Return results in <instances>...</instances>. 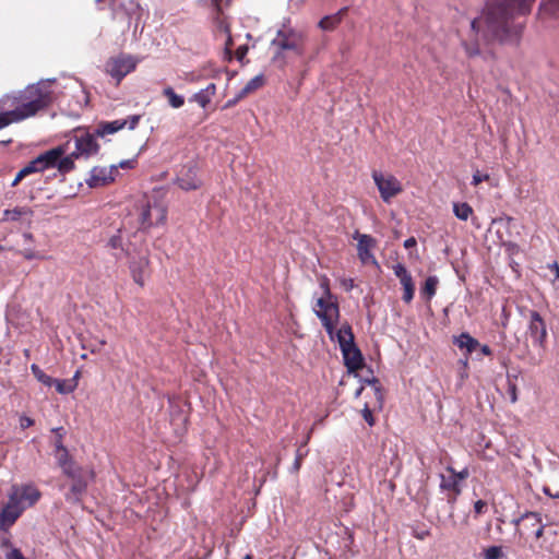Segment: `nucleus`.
<instances>
[{
    "mask_svg": "<svg viewBox=\"0 0 559 559\" xmlns=\"http://www.w3.org/2000/svg\"><path fill=\"white\" fill-rule=\"evenodd\" d=\"M534 2L535 0H486L480 16L471 23V31L475 35L481 34L485 40L518 37L522 26L514 20L528 13ZM540 8L549 14H557L559 0H544Z\"/></svg>",
    "mask_w": 559,
    "mask_h": 559,
    "instance_id": "nucleus-1",
    "label": "nucleus"
},
{
    "mask_svg": "<svg viewBox=\"0 0 559 559\" xmlns=\"http://www.w3.org/2000/svg\"><path fill=\"white\" fill-rule=\"evenodd\" d=\"M53 84L55 80H41L26 86L16 95L4 98L3 106L12 107V109L0 112V130L13 122L34 117L49 107L55 99Z\"/></svg>",
    "mask_w": 559,
    "mask_h": 559,
    "instance_id": "nucleus-2",
    "label": "nucleus"
},
{
    "mask_svg": "<svg viewBox=\"0 0 559 559\" xmlns=\"http://www.w3.org/2000/svg\"><path fill=\"white\" fill-rule=\"evenodd\" d=\"M40 498V490L33 484L12 485L8 501L0 510V531L8 532L23 512L34 507Z\"/></svg>",
    "mask_w": 559,
    "mask_h": 559,
    "instance_id": "nucleus-3",
    "label": "nucleus"
},
{
    "mask_svg": "<svg viewBox=\"0 0 559 559\" xmlns=\"http://www.w3.org/2000/svg\"><path fill=\"white\" fill-rule=\"evenodd\" d=\"M307 36L302 31L292 28L285 24L276 32L270 49L275 67L289 66L300 58L306 49Z\"/></svg>",
    "mask_w": 559,
    "mask_h": 559,
    "instance_id": "nucleus-4",
    "label": "nucleus"
},
{
    "mask_svg": "<svg viewBox=\"0 0 559 559\" xmlns=\"http://www.w3.org/2000/svg\"><path fill=\"white\" fill-rule=\"evenodd\" d=\"M319 282L323 295L317 299L313 310L328 334L332 336L335 332L340 318V308L337 301L334 300V296L331 293L330 280L328 276H320Z\"/></svg>",
    "mask_w": 559,
    "mask_h": 559,
    "instance_id": "nucleus-5",
    "label": "nucleus"
},
{
    "mask_svg": "<svg viewBox=\"0 0 559 559\" xmlns=\"http://www.w3.org/2000/svg\"><path fill=\"white\" fill-rule=\"evenodd\" d=\"M139 229L148 230L154 226L164 225L167 219V206L163 200L155 197H144L138 206Z\"/></svg>",
    "mask_w": 559,
    "mask_h": 559,
    "instance_id": "nucleus-6",
    "label": "nucleus"
},
{
    "mask_svg": "<svg viewBox=\"0 0 559 559\" xmlns=\"http://www.w3.org/2000/svg\"><path fill=\"white\" fill-rule=\"evenodd\" d=\"M372 179L383 202L390 203L393 198L403 192L402 182L392 174L372 171Z\"/></svg>",
    "mask_w": 559,
    "mask_h": 559,
    "instance_id": "nucleus-7",
    "label": "nucleus"
},
{
    "mask_svg": "<svg viewBox=\"0 0 559 559\" xmlns=\"http://www.w3.org/2000/svg\"><path fill=\"white\" fill-rule=\"evenodd\" d=\"M59 154L60 153L57 151H46L43 154H39L16 174L12 182V187L17 186L25 177L31 174L41 173L46 169H50Z\"/></svg>",
    "mask_w": 559,
    "mask_h": 559,
    "instance_id": "nucleus-8",
    "label": "nucleus"
},
{
    "mask_svg": "<svg viewBox=\"0 0 559 559\" xmlns=\"http://www.w3.org/2000/svg\"><path fill=\"white\" fill-rule=\"evenodd\" d=\"M128 267L133 282L141 288L152 275L151 260L148 252L139 257H130Z\"/></svg>",
    "mask_w": 559,
    "mask_h": 559,
    "instance_id": "nucleus-9",
    "label": "nucleus"
},
{
    "mask_svg": "<svg viewBox=\"0 0 559 559\" xmlns=\"http://www.w3.org/2000/svg\"><path fill=\"white\" fill-rule=\"evenodd\" d=\"M176 185L183 191L198 190L203 181L199 175V167L195 162L185 164L177 173Z\"/></svg>",
    "mask_w": 559,
    "mask_h": 559,
    "instance_id": "nucleus-10",
    "label": "nucleus"
},
{
    "mask_svg": "<svg viewBox=\"0 0 559 559\" xmlns=\"http://www.w3.org/2000/svg\"><path fill=\"white\" fill-rule=\"evenodd\" d=\"M514 523L519 527L520 537L532 536L535 539H539L544 535V525L539 513L526 512Z\"/></svg>",
    "mask_w": 559,
    "mask_h": 559,
    "instance_id": "nucleus-11",
    "label": "nucleus"
},
{
    "mask_svg": "<svg viewBox=\"0 0 559 559\" xmlns=\"http://www.w3.org/2000/svg\"><path fill=\"white\" fill-rule=\"evenodd\" d=\"M439 488L441 491L445 492V500L450 507L449 519L451 526L455 528L457 523L454 519L453 510L462 493V485L451 474L449 476L441 474Z\"/></svg>",
    "mask_w": 559,
    "mask_h": 559,
    "instance_id": "nucleus-12",
    "label": "nucleus"
},
{
    "mask_svg": "<svg viewBox=\"0 0 559 559\" xmlns=\"http://www.w3.org/2000/svg\"><path fill=\"white\" fill-rule=\"evenodd\" d=\"M66 475L73 481L70 489L71 495L74 497L75 501H80L87 489L88 481L95 478L94 471L92 468L84 469L75 466L71 471H67Z\"/></svg>",
    "mask_w": 559,
    "mask_h": 559,
    "instance_id": "nucleus-13",
    "label": "nucleus"
},
{
    "mask_svg": "<svg viewBox=\"0 0 559 559\" xmlns=\"http://www.w3.org/2000/svg\"><path fill=\"white\" fill-rule=\"evenodd\" d=\"M98 136L99 135L96 134V131L94 133L84 131L76 134L74 138L75 147L72 152V156H75L76 158H90L91 156L96 155L99 152V144L97 143Z\"/></svg>",
    "mask_w": 559,
    "mask_h": 559,
    "instance_id": "nucleus-14",
    "label": "nucleus"
},
{
    "mask_svg": "<svg viewBox=\"0 0 559 559\" xmlns=\"http://www.w3.org/2000/svg\"><path fill=\"white\" fill-rule=\"evenodd\" d=\"M353 238L358 241L357 243V254L359 260L364 264L377 263L374 255L372 254V249L377 246V240L367 234H360L356 230L353 235Z\"/></svg>",
    "mask_w": 559,
    "mask_h": 559,
    "instance_id": "nucleus-15",
    "label": "nucleus"
},
{
    "mask_svg": "<svg viewBox=\"0 0 559 559\" xmlns=\"http://www.w3.org/2000/svg\"><path fill=\"white\" fill-rule=\"evenodd\" d=\"M528 334L533 341V344L544 350L547 338V329L545 321L537 311H531Z\"/></svg>",
    "mask_w": 559,
    "mask_h": 559,
    "instance_id": "nucleus-16",
    "label": "nucleus"
},
{
    "mask_svg": "<svg viewBox=\"0 0 559 559\" xmlns=\"http://www.w3.org/2000/svg\"><path fill=\"white\" fill-rule=\"evenodd\" d=\"M394 275L400 280L403 288L402 299L405 304H411L415 295V284L412 274L402 263H396L392 266Z\"/></svg>",
    "mask_w": 559,
    "mask_h": 559,
    "instance_id": "nucleus-17",
    "label": "nucleus"
},
{
    "mask_svg": "<svg viewBox=\"0 0 559 559\" xmlns=\"http://www.w3.org/2000/svg\"><path fill=\"white\" fill-rule=\"evenodd\" d=\"M343 359L349 372H355L364 367V357L355 343L341 347Z\"/></svg>",
    "mask_w": 559,
    "mask_h": 559,
    "instance_id": "nucleus-18",
    "label": "nucleus"
},
{
    "mask_svg": "<svg viewBox=\"0 0 559 559\" xmlns=\"http://www.w3.org/2000/svg\"><path fill=\"white\" fill-rule=\"evenodd\" d=\"M50 151H57L60 153L55 163L51 165V168H57L62 175L68 174L74 169V159L78 158L72 156V153L68 156H64V148L62 146L53 147Z\"/></svg>",
    "mask_w": 559,
    "mask_h": 559,
    "instance_id": "nucleus-19",
    "label": "nucleus"
},
{
    "mask_svg": "<svg viewBox=\"0 0 559 559\" xmlns=\"http://www.w3.org/2000/svg\"><path fill=\"white\" fill-rule=\"evenodd\" d=\"M140 59L127 53H120L111 58L110 70H134L139 64Z\"/></svg>",
    "mask_w": 559,
    "mask_h": 559,
    "instance_id": "nucleus-20",
    "label": "nucleus"
},
{
    "mask_svg": "<svg viewBox=\"0 0 559 559\" xmlns=\"http://www.w3.org/2000/svg\"><path fill=\"white\" fill-rule=\"evenodd\" d=\"M215 93L216 85L214 83H210L205 88L193 94L192 97L189 98V102H195L202 108H206V106L212 102Z\"/></svg>",
    "mask_w": 559,
    "mask_h": 559,
    "instance_id": "nucleus-21",
    "label": "nucleus"
},
{
    "mask_svg": "<svg viewBox=\"0 0 559 559\" xmlns=\"http://www.w3.org/2000/svg\"><path fill=\"white\" fill-rule=\"evenodd\" d=\"M453 344L460 349H465L467 354H472L478 346H480L479 342L466 332L461 333L459 336H454Z\"/></svg>",
    "mask_w": 559,
    "mask_h": 559,
    "instance_id": "nucleus-22",
    "label": "nucleus"
},
{
    "mask_svg": "<svg viewBox=\"0 0 559 559\" xmlns=\"http://www.w3.org/2000/svg\"><path fill=\"white\" fill-rule=\"evenodd\" d=\"M346 11L347 8H343L334 14L324 16L323 19L320 20L318 26L322 31H333L342 22Z\"/></svg>",
    "mask_w": 559,
    "mask_h": 559,
    "instance_id": "nucleus-23",
    "label": "nucleus"
},
{
    "mask_svg": "<svg viewBox=\"0 0 559 559\" xmlns=\"http://www.w3.org/2000/svg\"><path fill=\"white\" fill-rule=\"evenodd\" d=\"M126 127V122H122L121 119L114 120L109 122H102L96 128V134L99 136H105L107 134L116 133L117 131L123 129Z\"/></svg>",
    "mask_w": 559,
    "mask_h": 559,
    "instance_id": "nucleus-24",
    "label": "nucleus"
},
{
    "mask_svg": "<svg viewBox=\"0 0 559 559\" xmlns=\"http://www.w3.org/2000/svg\"><path fill=\"white\" fill-rule=\"evenodd\" d=\"M439 280L437 276H428L420 289L423 298L430 300L437 293Z\"/></svg>",
    "mask_w": 559,
    "mask_h": 559,
    "instance_id": "nucleus-25",
    "label": "nucleus"
},
{
    "mask_svg": "<svg viewBox=\"0 0 559 559\" xmlns=\"http://www.w3.org/2000/svg\"><path fill=\"white\" fill-rule=\"evenodd\" d=\"M336 337H337L340 347L348 346L349 344L355 343L352 326L347 323L342 325L336 331Z\"/></svg>",
    "mask_w": 559,
    "mask_h": 559,
    "instance_id": "nucleus-26",
    "label": "nucleus"
},
{
    "mask_svg": "<svg viewBox=\"0 0 559 559\" xmlns=\"http://www.w3.org/2000/svg\"><path fill=\"white\" fill-rule=\"evenodd\" d=\"M112 180L111 177H108L106 175L105 169H97L94 168L91 175V178L88 180V185L93 188L106 186Z\"/></svg>",
    "mask_w": 559,
    "mask_h": 559,
    "instance_id": "nucleus-27",
    "label": "nucleus"
},
{
    "mask_svg": "<svg viewBox=\"0 0 559 559\" xmlns=\"http://www.w3.org/2000/svg\"><path fill=\"white\" fill-rule=\"evenodd\" d=\"M453 213L456 218L461 221H467L474 213L473 207L467 202H454Z\"/></svg>",
    "mask_w": 559,
    "mask_h": 559,
    "instance_id": "nucleus-28",
    "label": "nucleus"
},
{
    "mask_svg": "<svg viewBox=\"0 0 559 559\" xmlns=\"http://www.w3.org/2000/svg\"><path fill=\"white\" fill-rule=\"evenodd\" d=\"M265 83V79L263 74H258L253 79H251L240 91L242 95L246 97L257 90L261 88Z\"/></svg>",
    "mask_w": 559,
    "mask_h": 559,
    "instance_id": "nucleus-29",
    "label": "nucleus"
},
{
    "mask_svg": "<svg viewBox=\"0 0 559 559\" xmlns=\"http://www.w3.org/2000/svg\"><path fill=\"white\" fill-rule=\"evenodd\" d=\"M163 95L168 99V104L173 108H180L185 104L183 97L181 95L176 94L171 86H166L163 90Z\"/></svg>",
    "mask_w": 559,
    "mask_h": 559,
    "instance_id": "nucleus-30",
    "label": "nucleus"
},
{
    "mask_svg": "<svg viewBox=\"0 0 559 559\" xmlns=\"http://www.w3.org/2000/svg\"><path fill=\"white\" fill-rule=\"evenodd\" d=\"M59 452L58 454V463L60 467L62 468L63 473L66 474L67 471H71L73 467H75L74 462L72 461L71 456L69 455V452L67 448L57 450Z\"/></svg>",
    "mask_w": 559,
    "mask_h": 559,
    "instance_id": "nucleus-31",
    "label": "nucleus"
},
{
    "mask_svg": "<svg viewBox=\"0 0 559 559\" xmlns=\"http://www.w3.org/2000/svg\"><path fill=\"white\" fill-rule=\"evenodd\" d=\"M219 28L226 35L224 58H226L228 60H231L233 59L231 51H233V48H234V40H233V38H231L230 34H229V29H228V26L226 24L221 22Z\"/></svg>",
    "mask_w": 559,
    "mask_h": 559,
    "instance_id": "nucleus-32",
    "label": "nucleus"
},
{
    "mask_svg": "<svg viewBox=\"0 0 559 559\" xmlns=\"http://www.w3.org/2000/svg\"><path fill=\"white\" fill-rule=\"evenodd\" d=\"M31 371L33 373V376L40 382L43 383L44 385L46 386H51L53 385V379L46 374L40 368L39 366H37L36 364H33L31 366Z\"/></svg>",
    "mask_w": 559,
    "mask_h": 559,
    "instance_id": "nucleus-33",
    "label": "nucleus"
},
{
    "mask_svg": "<svg viewBox=\"0 0 559 559\" xmlns=\"http://www.w3.org/2000/svg\"><path fill=\"white\" fill-rule=\"evenodd\" d=\"M503 557V551L500 546H490L484 550L485 559H501Z\"/></svg>",
    "mask_w": 559,
    "mask_h": 559,
    "instance_id": "nucleus-34",
    "label": "nucleus"
},
{
    "mask_svg": "<svg viewBox=\"0 0 559 559\" xmlns=\"http://www.w3.org/2000/svg\"><path fill=\"white\" fill-rule=\"evenodd\" d=\"M447 472L450 473L460 484L469 476V469L467 467L456 472L452 466H448Z\"/></svg>",
    "mask_w": 559,
    "mask_h": 559,
    "instance_id": "nucleus-35",
    "label": "nucleus"
},
{
    "mask_svg": "<svg viewBox=\"0 0 559 559\" xmlns=\"http://www.w3.org/2000/svg\"><path fill=\"white\" fill-rule=\"evenodd\" d=\"M473 509L474 518L477 519L478 516L487 512L488 503L485 500H477L474 502Z\"/></svg>",
    "mask_w": 559,
    "mask_h": 559,
    "instance_id": "nucleus-36",
    "label": "nucleus"
},
{
    "mask_svg": "<svg viewBox=\"0 0 559 559\" xmlns=\"http://www.w3.org/2000/svg\"><path fill=\"white\" fill-rule=\"evenodd\" d=\"M53 384L56 385V390L58 393L60 394H68V393H71L75 385H68L66 383V381H62V380H55L53 379Z\"/></svg>",
    "mask_w": 559,
    "mask_h": 559,
    "instance_id": "nucleus-37",
    "label": "nucleus"
},
{
    "mask_svg": "<svg viewBox=\"0 0 559 559\" xmlns=\"http://www.w3.org/2000/svg\"><path fill=\"white\" fill-rule=\"evenodd\" d=\"M307 455V452H302L301 449L299 448L296 452V457H295V461L293 463V466H292V472L293 473H298L300 467H301V464H302V461L305 459V456Z\"/></svg>",
    "mask_w": 559,
    "mask_h": 559,
    "instance_id": "nucleus-38",
    "label": "nucleus"
},
{
    "mask_svg": "<svg viewBox=\"0 0 559 559\" xmlns=\"http://www.w3.org/2000/svg\"><path fill=\"white\" fill-rule=\"evenodd\" d=\"M51 431L56 435V442H55L56 450L66 448L63 445V436H64L63 428L62 427L53 428Z\"/></svg>",
    "mask_w": 559,
    "mask_h": 559,
    "instance_id": "nucleus-39",
    "label": "nucleus"
},
{
    "mask_svg": "<svg viewBox=\"0 0 559 559\" xmlns=\"http://www.w3.org/2000/svg\"><path fill=\"white\" fill-rule=\"evenodd\" d=\"M248 52V46L247 45H239L236 48L235 58L240 63V66H245V58Z\"/></svg>",
    "mask_w": 559,
    "mask_h": 559,
    "instance_id": "nucleus-40",
    "label": "nucleus"
},
{
    "mask_svg": "<svg viewBox=\"0 0 559 559\" xmlns=\"http://www.w3.org/2000/svg\"><path fill=\"white\" fill-rule=\"evenodd\" d=\"M489 179H490V176L488 174H481L479 170H476L473 174L472 185L477 187L483 181H488Z\"/></svg>",
    "mask_w": 559,
    "mask_h": 559,
    "instance_id": "nucleus-41",
    "label": "nucleus"
},
{
    "mask_svg": "<svg viewBox=\"0 0 559 559\" xmlns=\"http://www.w3.org/2000/svg\"><path fill=\"white\" fill-rule=\"evenodd\" d=\"M121 120H122V122H126V126H128V128L130 130H133L139 124L140 120H141V116L132 115V116H129L127 119H121Z\"/></svg>",
    "mask_w": 559,
    "mask_h": 559,
    "instance_id": "nucleus-42",
    "label": "nucleus"
},
{
    "mask_svg": "<svg viewBox=\"0 0 559 559\" xmlns=\"http://www.w3.org/2000/svg\"><path fill=\"white\" fill-rule=\"evenodd\" d=\"M108 246L111 249H122V237L119 234L111 236Z\"/></svg>",
    "mask_w": 559,
    "mask_h": 559,
    "instance_id": "nucleus-43",
    "label": "nucleus"
},
{
    "mask_svg": "<svg viewBox=\"0 0 559 559\" xmlns=\"http://www.w3.org/2000/svg\"><path fill=\"white\" fill-rule=\"evenodd\" d=\"M246 96L242 95V92L239 91L235 97L228 99L226 102V104L224 105V108H230V107H234L235 105H237L241 99H243Z\"/></svg>",
    "mask_w": 559,
    "mask_h": 559,
    "instance_id": "nucleus-44",
    "label": "nucleus"
},
{
    "mask_svg": "<svg viewBox=\"0 0 559 559\" xmlns=\"http://www.w3.org/2000/svg\"><path fill=\"white\" fill-rule=\"evenodd\" d=\"M362 417L368 423L369 426L374 425V417L368 405H366L365 408L362 409Z\"/></svg>",
    "mask_w": 559,
    "mask_h": 559,
    "instance_id": "nucleus-45",
    "label": "nucleus"
},
{
    "mask_svg": "<svg viewBox=\"0 0 559 559\" xmlns=\"http://www.w3.org/2000/svg\"><path fill=\"white\" fill-rule=\"evenodd\" d=\"M7 559H27L24 557L22 551L19 548L11 549L10 552L7 554Z\"/></svg>",
    "mask_w": 559,
    "mask_h": 559,
    "instance_id": "nucleus-46",
    "label": "nucleus"
},
{
    "mask_svg": "<svg viewBox=\"0 0 559 559\" xmlns=\"http://www.w3.org/2000/svg\"><path fill=\"white\" fill-rule=\"evenodd\" d=\"M33 425H34V419H32L31 417L25 416V415L20 417V427L22 429H26Z\"/></svg>",
    "mask_w": 559,
    "mask_h": 559,
    "instance_id": "nucleus-47",
    "label": "nucleus"
},
{
    "mask_svg": "<svg viewBox=\"0 0 559 559\" xmlns=\"http://www.w3.org/2000/svg\"><path fill=\"white\" fill-rule=\"evenodd\" d=\"M341 285L346 292H349L354 288V280L353 278H343L341 281Z\"/></svg>",
    "mask_w": 559,
    "mask_h": 559,
    "instance_id": "nucleus-48",
    "label": "nucleus"
},
{
    "mask_svg": "<svg viewBox=\"0 0 559 559\" xmlns=\"http://www.w3.org/2000/svg\"><path fill=\"white\" fill-rule=\"evenodd\" d=\"M22 254L26 260H33V259L39 258V255L36 252H34L33 250H24L22 252Z\"/></svg>",
    "mask_w": 559,
    "mask_h": 559,
    "instance_id": "nucleus-49",
    "label": "nucleus"
},
{
    "mask_svg": "<svg viewBox=\"0 0 559 559\" xmlns=\"http://www.w3.org/2000/svg\"><path fill=\"white\" fill-rule=\"evenodd\" d=\"M416 245H417V241H416L415 237H409L404 241L405 249L414 248V247H416Z\"/></svg>",
    "mask_w": 559,
    "mask_h": 559,
    "instance_id": "nucleus-50",
    "label": "nucleus"
},
{
    "mask_svg": "<svg viewBox=\"0 0 559 559\" xmlns=\"http://www.w3.org/2000/svg\"><path fill=\"white\" fill-rule=\"evenodd\" d=\"M129 72H110L112 78L116 80L117 84L120 83V81L128 74Z\"/></svg>",
    "mask_w": 559,
    "mask_h": 559,
    "instance_id": "nucleus-51",
    "label": "nucleus"
},
{
    "mask_svg": "<svg viewBox=\"0 0 559 559\" xmlns=\"http://www.w3.org/2000/svg\"><path fill=\"white\" fill-rule=\"evenodd\" d=\"M543 492L552 499H559V492H551L550 488L547 486L543 487Z\"/></svg>",
    "mask_w": 559,
    "mask_h": 559,
    "instance_id": "nucleus-52",
    "label": "nucleus"
},
{
    "mask_svg": "<svg viewBox=\"0 0 559 559\" xmlns=\"http://www.w3.org/2000/svg\"><path fill=\"white\" fill-rule=\"evenodd\" d=\"M478 347L480 348L481 354L485 356H490L492 354V350L488 345H480Z\"/></svg>",
    "mask_w": 559,
    "mask_h": 559,
    "instance_id": "nucleus-53",
    "label": "nucleus"
},
{
    "mask_svg": "<svg viewBox=\"0 0 559 559\" xmlns=\"http://www.w3.org/2000/svg\"><path fill=\"white\" fill-rule=\"evenodd\" d=\"M465 49H466V52L468 53L469 57L472 58H475L477 57L478 55V49H473L471 48L468 45L465 44Z\"/></svg>",
    "mask_w": 559,
    "mask_h": 559,
    "instance_id": "nucleus-54",
    "label": "nucleus"
},
{
    "mask_svg": "<svg viewBox=\"0 0 559 559\" xmlns=\"http://www.w3.org/2000/svg\"><path fill=\"white\" fill-rule=\"evenodd\" d=\"M542 359H543V356H542V355H539V357H538V358H536V357H531V358H530V364H531V365H533V366H537V365H539V364L542 362Z\"/></svg>",
    "mask_w": 559,
    "mask_h": 559,
    "instance_id": "nucleus-55",
    "label": "nucleus"
},
{
    "mask_svg": "<svg viewBox=\"0 0 559 559\" xmlns=\"http://www.w3.org/2000/svg\"><path fill=\"white\" fill-rule=\"evenodd\" d=\"M90 350L92 354H97L100 352V346H91Z\"/></svg>",
    "mask_w": 559,
    "mask_h": 559,
    "instance_id": "nucleus-56",
    "label": "nucleus"
},
{
    "mask_svg": "<svg viewBox=\"0 0 559 559\" xmlns=\"http://www.w3.org/2000/svg\"><path fill=\"white\" fill-rule=\"evenodd\" d=\"M428 535H429V532H428V531H426V532H424V533H420L419 535H416V537H417V538H419V539H424V538H425L426 536H428Z\"/></svg>",
    "mask_w": 559,
    "mask_h": 559,
    "instance_id": "nucleus-57",
    "label": "nucleus"
},
{
    "mask_svg": "<svg viewBox=\"0 0 559 559\" xmlns=\"http://www.w3.org/2000/svg\"><path fill=\"white\" fill-rule=\"evenodd\" d=\"M511 395H512V402H515L516 396H515V388L514 386L512 389Z\"/></svg>",
    "mask_w": 559,
    "mask_h": 559,
    "instance_id": "nucleus-58",
    "label": "nucleus"
},
{
    "mask_svg": "<svg viewBox=\"0 0 559 559\" xmlns=\"http://www.w3.org/2000/svg\"><path fill=\"white\" fill-rule=\"evenodd\" d=\"M367 382H368L369 384H371V383H372V384H376V383H378V379L372 378V380H367Z\"/></svg>",
    "mask_w": 559,
    "mask_h": 559,
    "instance_id": "nucleus-59",
    "label": "nucleus"
},
{
    "mask_svg": "<svg viewBox=\"0 0 559 559\" xmlns=\"http://www.w3.org/2000/svg\"><path fill=\"white\" fill-rule=\"evenodd\" d=\"M104 345H106V341H105V340H100V341H99V346L102 347V346H104Z\"/></svg>",
    "mask_w": 559,
    "mask_h": 559,
    "instance_id": "nucleus-60",
    "label": "nucleus"
},
{
    "mask_svg": "<svg viewBox=\"0 0 559 559\" xmlns=\"http://www.w3.org/2000/svg\"><path fill=\"white\" fill-rule=\"evenodd\" d=\"M245 559H253V558H252V555L248 554L245 556Z\"/></svg>",
    "mask_w": 559,
    "mask_h": 559,
    "instance_id": "nucleus-61",
    "label": "nucleus"
},
{
    "mask_svg": "<svg viewBox=\"0 0 559 559\" xmlns=\"http://www.w3.org/2000/svg\"><path fill=\"white\" fill-rule=\"evenodd\" d=\"M361 391H362V388L358 389L356 392V396L360 395Z\"/></svg>",
    "mask_w": 559,
    "mask_h": 559,
    "instance_id": "nucleus-62",
    "label": "nucleus"
},
{
    "mask_svg": "<svg viewBox=\"0 0 559 559\" xmlns=\"http://www.w3.org/2000/svg\"><path fill=\"white\" fill-rule=\"evenodd\" d=\"M182 421H183V423H186V421H187V417H186V416H183V417H182Z\"/></svg>",
    "mask_w": 559,
    "mask_h": 559,
    "instance_id": "nucleus-63",
    "label": "nucleus"
},
{
    "mask_svg": "<svg viewBox=\"0 0 559 559\" xmlns=\"http://www.w3.org/2000/svg\"><path fill=\"white\" fill-rule=\"evenodd\" d=\"M2 250H3V247L0 245V251H2Z\"/></svg>",
    "mask_w": 559,
    "mask_h": 559,
    "instance_id": "nucleus-64",
    "label": "nucleus"
}]
</instances>
